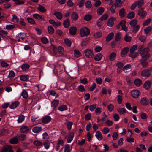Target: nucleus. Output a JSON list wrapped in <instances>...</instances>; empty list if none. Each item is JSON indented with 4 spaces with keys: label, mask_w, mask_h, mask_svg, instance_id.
<instances>
[{
    "label": "nucleus",
    "mask_w": 152,
    "mask_h": 152,
    "mask_svg": "<svg viewBox=\"0 0 152 152\" xmlns=\"http://www.w3.org/2000/svg\"><path fill=\"white\" fill-rule=\"evenodd\" d=\"M140 94V92L137 90H134L131 92V94L132 97L137 98L138 97Z\"/></svg>",
    "instance_id": "obj_7"
},
{
    "label": "nucleus",
    "mask_w": 152,
    "mask_h": 152,
    "mask_svg": "<svg viewBox=\"0 0 152 152\" xmlns=\"http://www.w3.org/2000/svg\"><path fill=\"white\" fill-rule=\"evenodd\" d=\"M89 40V39H86L84 40H83L81 43V45L83 47L84 46H85L87 45L88 43V42Z\"/></svg>",
    "instance_id": "obj_59"
},
{
    "label": "nucleus",
    "mask_w": 152,
    "mask_h": 152,
    "mask_svg": "<svg viewBox=\"0 0 152 152\" xmlns=\"http://www.w3.org/2000/svg\"><path fill=\"white\" fill-rule=\"evenodd\" d=\"M117 110L119 113L121 114H125L126 112V110L124 108L118 107L117 108Z\"/></svg>",
    "instance_id": "obj_21"
},
{
    "label": "nucleus",
    "mask_w": 152,
    "mask_h": 152,
    "mask_svg": "<svg viewBox=\"0 0 152 152\" xmlns=\"http://www.w3.org/2000/svg\"><path fill=\"white\" fill-rule=\"evenodd\" d=\"M30 67V65L27 64H23L21 66V68L23 70H26L28 69Z\"/></svg>",
    "instance_id": "obj_41"
},
{
    "label": "nucleus",
    "mask_w": 152,
    "mask_h": 152,
    "mask_svg": "<svg viewBox=\"0 0 152 152\" xmlns=\"http://www.w3.org/2000/svg\"><path fill=\"white\" fill-rule=\"evenodd\" d=\"M92 18L91 16L89 14L87 15H86L84 18V19L87 21L90 20Z\"/></svg>",
    "instance_id": "obj_56"
},
{
    "label": "nucleus",
    "mask_w": 152,
    "mask_h": 152,
    "mask_svg": "<svg viewBox=\"0 0 152 152\" xmlns=\"http://www.w3.org/2000/svg\"><path fill=\"white\" fill-rule=\"evenodd\" d=\"M126 12L124 8H122L119 12V15L121 17H124L125 16Z\"/></svg>",
    "instance_id": "obj_29"
},
{
    "label": "nucleus",
    "mask_w": 152,
    "mask_h": 152,
    "mask_svg": "<svg viewBox=\"0 0 152 152\" xmlns=\"http://www.w3.org/2000/svg\"><path fill=\"white\" fill-rule=\"evenodd\" d=\"M129 51V48L128 47H126L124 48L121 51V54L122 57H123L126 55Z\"/></svg>",
    "instance_id": "obj_10"
},
{
    "label": "nucleus",
    "mask_w": 152,
    "mask_h": 152,
    "mask_svg": "<svg viewBox=\"0 0 152 152\" xmlns=\"http://www.w3.org/2000/svg\"><path fill=\"white\" fill-rule=\"evenodd\" d=\"M54 15L56 16L57 18L59 20H61L62 18V15L60 12H56L54 13Z\"/></svg>",
    "instance_id": "obj_25"
},
{
    "label": "nucleus",
    "mask_w": 152,
    "mask_h": 152,
    "mask_svg": "<svg viewBox=\"0 0 152 152\" xmlns=\"http://www.w3.org/2000/svg\"><path fill=\"white\" fill-rule=\"evenodd\" d=\"M122 1L121 0H116L115 4L117 7H120L122 5Z\"/></svg>",
    "instance_id": "obj_52"
},
{
    "label": "nucleus",
    "mask_w": 152,
    "mask_h": 152,
    "mask_svg": "<svg viewBox=\"0 0 152 152\" xmlns=\"http://www.w3.org/2000/svg\"><path fill=\"white\" fill-rule=\"evenodd\" d=\"M95 136L99 140H101L103 139L102 136L101 132L99 131H97L96 134Z\"/></svg>",
    "instance_id": "obj_16"
},
{
    "label": "nucleus",
    "mask_w": 152,
    "mask_h": 152,
    "mask_svg": "<svg viewBox=\"0 0 152 152\" xmlns=\"http://www.w3.org/2000/svg\"><path fill=\"white\" fill-rule=\"evenodd\" d=\"M80 34L81 37L87 36L90 34V30L87 27H85L80 29Z\"/></svg>",
    "instance_id": "obj_1"
},
{
    "label": "nucleus",
    "mask_w": 152,
    "mask_h": 152,
    "mask_svg": "<svg viewBox=\"0 0 152 152\" xmlns=\"http://www.w3.org/2000/svg\"><path fill=\"white\" fill-rule=\"evenodd\" d=\"M58 109L61 111H63L67 110V107L66 105H61L59 106Z\"/></svg>",
    "instance_id": "obj_37"
},
{
    "label": "nucleus",
    "mask_w": 152,
    "mask_h": 152,
    "mask_svg": "<svg viewBox=\"0 0 152 152\" xmlns=\"http://www.w3.org/2000/svg\"><path fill=\"white\" fill-rule=\"evenodd\" d=\"M141 75L144 77H148L151 74V72L150 70L145 69L142 71Z\"/></svg>",
    "instance_id": "obj_3"
},
{
    "label": "nucleus",
    "mask_w": 152,
    "mask_h": 152,
    "mask_svg": "<svg viewBox=\"0 0 152 152\" xmlns=\"http://www.w3.org/2000/svg\"><path fill=\"white\" fill-rule=\"evenodd\" d=\"M114 18L113 17L110 18H109L107 22V24L109 26L111 27L113 26L114 24Z\"/></svg>",
    "instance_id": "obj_14"
},
{
    "label": "nucleus",
    "mask_w": 152,
    "mask_h": 152,
    "mask_svg": "<svg viewBox=\"0 0 152 152\" xmlns=\"http://www.w3.org/2000/svg\"><path fill=\"white\" fill-rule=\"evenodd\" d=\"M146 58H142L140 60V64L142 65V67H145L148 66V62L146 61Z\"/></svg>",
    "instance_id": "obj_8"
},
{
    "label": "nucleus",
    "mask_w": 152,
    "mask_h": 152,
    "mask_svg": "<svg viewBox=\"0 0 152 152\" xmlns=\"http://www.w3.org/2000/svg\"><path fill=\"white\" fill-rule=\"evenodd\" d=\"M140 26L139 25H137L133 27L132 30V32L134 33H137L139 30Z\"/></svg>",
    "instance_id": "obj_44"
},
{
    "label": "nucleus",
    "mask_w": 152,
    "mask_h": 152,
    "mask_svg": "<svg viewBox=\"0 0 152 152\" xmlns=\"http://www.w3.org/2000/svg\"><path fill=\"white\" fill-rule=\"evenodd\" d=\"M20 102L18 101L12 103L10 106V107L12 109H14L19 105Z\"/></svg>",
    "instance_id": "obj_12"
},
{
    "label": "nucleus",
    "mask_w": 152,
    "mask_h": 152,
    "mask_svg": "<svg viewBox=\"0 0 152 152\" xmlns=\"http://www.w3.org/2000/svg\"><path fill=\"white\" fill-rule=\"evenodd\" d=\"M51 119V117L49 116L44 117L42 118V122L43 123L47 124L50 122Z\"/></svg>",
    "instance_id": "obj_5"
},
{
    "label": "nucleus",
    "mask_w": 152,
    "mask_h": 152,
    "mask_svg": "<svg viewBox=\"0 0 152 152\" xmlns=\"http://www.w3.org/2000/svg\"><path fill=\"white\" fill-rule=\"evenodd\" d=\"M116 54L115 52H113L111 53L109 57V60L111 61H112L114 60L116 57Z\"/></svg>",
    "instance_id": "obj_23"
},
{
    "label": "nucleus",
    "mask_w": 152,
    "mask_h": 152,
    "mask_svg": "<svg viewBox=\"0 0 152 152\" xmlns=\"http://www.w3.org/2000/svg\"><path fill=\"white\" fill-rule=\"evenodd\" d=\"M134 13L133 12H131L128 15L127 17L129 19H132L134 17Z\"/></svg>",
    "instance_id": "obj_58"
},
{
    "label": "nucleus",
    "mask_w": 152,
    "mask_h": 152,
    "mask_svg": "<svg viewBox=\"0 0 152 152\" xmlns=\"http://www.w3.org/2000/svg\"><path fill=\"white\" fill-rule=\"evenodd\" d=\"M136 3L139 8H140L143 4L144 1L143 0H139L136 2Z\"/></svg>",
    "instance_id": "obj_40"
},
{
    "label": "nucleus",
    "mask_w": 152,
    "mask_h": 152,
    "mask_svg": "<svg viewBox=\"0 0 152 152\" xmlns=\"http://www.w3.org/2000/svg\"><path fill=\"white\" fill-rule=\"evenodd\" d=\"M70 151L69 145L68 144L66 145L65 147L64 152H70Z\"/></svg>",
    "instance_id": "obj_64"
},
{
    "label": "nucleus",
    "mask_w": 152,
    "mask_h": 152,
    "mask_svg": "<svg viewBox=\"0 0 152 152\" xmlns=\"http://www.w3.org/2000/svg\"><path fill=\"white\" fill-rule=\"evenodd\" d=\"M102 57V54L99 53L95 56L94 59L96 61H99L101 59Z\"/></svg>",
    "instance_id": "obj_28"
},
{
    "label": "nucleus",
    "mask_w": 152,
    "mask_h": 152,
    "mask_svg": "<svg viewBox=\"0 0 152 152\" xmlns=\"http://www.w3.org/2000/svg\"><path fill=\"white\" fill-rule=\"evenodd\" d=\"M149 51V48H144L140 53L142 58H146V59H147L150 56V54L147 53Z\"/></svg>",
    "instance_id": "obj_2"
},
{
    "label": "nucleus",
    "mask_w": 152,
    "mask_h": 152,
    "mask_svg": "<svg viewBox=\"0 0 152 152\" xmlns=\"http://www.w3.org/2000/svg\"><path fill=\"white\" fill-rule=\"evenodd\" d=\"M121 34L119 32L117 33L115 37V40L116 41H119L121 38Z\"/></svg>",
    "instance_id": "obj_42"
},
{
    "label": "nucleus",
    "mask_w": 152,
    "mask_h": 152,
    "mask_svg": "<svg viewBox=\"0 0 152 152\" xmlns=\"http://www.w3.org/2000/svg\"><path fill=\"white\" fill-rule=\"evenodd\" d=\"M116 8V6L115 4H112L110 8V11L111 12L113 13L115 12V9Z\"/></svg>",
    "instance_id": "obj_57"
},
{
    "label": "nucleus",
    "mask_w": 152,
    "mask_h": 152,
    "mask_svg": "<svg viewBox=\"0 0 152 152\" xmlns=\"http://www.w3.org/2000/svg\"><path fill=\"white\" fill-rule=\"evenodd\" d=\"M103 118H102L101 119H100L98 117L97 118V122H100L102 121H104L106 119V118H107V116L105 114L104 112V113L103 115Z\"/></svg>",
    "instance_id": "obj_33"
},
{
    "label": "nucleus",
    "mask_w": 152,
    "mask_h": 152,
    "mask_svg": "<svg viewBox=\"0 0 152 152\" xmlns=\"http://www.w3.org/2000/svg\"><path fill=\"white\" fill-rule=\"evenodd\" d=\"M58 103L59 101L58 100H54L52 102V106L55 108L58 106Z\"/></svg>",
    "instance_id": "obj_35"
},
{
    "label": "nucleus",
    "mask_w": 152,
    "mask_h": 152,
    "mask_svg": "<svg viewBox=\"0 0 152 152\" xmlns=\"http://www.w3.org/2000/svg\"><path fill=\"white\" fill-rule=\"evenodd\" d=\"M29 130V128L28 127L23 126L20 129V132L22 133H26L28 132Z\"/></svg>",
    "instance_id": "obj_9"
},
{
    "label": "nucleus",
    "mask_w": 152,
    "mask_h": 152,
    "mask_svg": "<svg viewBox=\"0 0 152 152\" xmlns=\"http://www.w3.org/2000/svg\"><path fill=\"white\" fill-rule=\"evenodd\" d=\"M108 17V15L107 14H104L101 16L99 20L102 21H103L107 19Z\"/></svg>",
    "instance_id": "obj_61"
},
{
    "label": "nucleus",
    "mask_w": 152,
    "mask_h": 152,
    "mask_svg": "<svg viewBox=\"0 0 152 152\" xmlns=\"http://www.w3.org/2000/svg\"><path fill=\"white\" fill-rule=\"evenodd\" d=\"M84 53L86 57L88 58H93L94 56L92 50L89 49L86 50Z\"/></svg>",
    "instance_id": "obj_4"
},
{
    "label": "nucleus",
    "mask_w": 152,
    "mask_h": 152,
    "mask_svg": "<svg viewBox=\"0 0 152 152\" xmlns=\"http://www.w3.org/2000/svg\"><path fill=\"white\" fill-rule=\"evenodd\" d=\"M65 43L69 47H70L72 43L71 41L68 39H64Z\"/></svg>",
    "instance_id": "obj_47"
},
{
    "label": "nucleus",
    "mask_w": 152,
    "mask_h": 152,
    "mask_svg": "<svg viewBox=\"0 0 152 152\" xmlns=\"http://www.w3.org/2000/svg\"><path fill=\"white\" fill-rule=\"evenodd\" d=\"M151 85V82L150 81H147L144 83L143 87L146 90H148L150 88Z\"/></svg>",
    "instance_id": "obj_13"
},
{
    "label": "nucleus",
    "mask_w": 152,
    "mask_h": 152,
    "mask_svg": "<svg viewBox=\"0 0 152 152\" xmlns=\"http://www.w3.org/2000/svg\"><path fill=\"white\" fill-rule=\"evenodd\" d=\"M74 134V133H72L69 135L67 138V142L70 143L73 140Z\"/></svg>",
    "instance_id": "obj_38"
},
{
    "label": "nucleus",
    "mask_w": 152,
    "mask_h": 152,
    "mask_svg": "<svg viewBox=\"0 0 152 152\" xmlns=\"http://www.w3.org/2000/svg\"><path fill=\"white\" fill-rule=\"evenodd\" d=\"M151 29V26H148L146 28L144 29V31L145 33V34H147L148 33Z\"/></svg>",
    "instance_id": "obj_60"
},
{
    "label": "nucleus",
    "mask_w": 152,
    "mask_h": 152,
    "mask_svg": "<svg viewBox=\"0 0 152 152\" xmlns=\"http://www.w3.org/2000/svg\"><path fill=\"white\" fill-rule=\"evenodd\" d=\"M138 14L141 18H143L146 15V12L142 10V8L140 9L138 12Z\"/></svg>",
    "instance_id": "obj_6"
},
{
    "label": "nucleus",
    "mask_w": 152,
    "mask_h": 152,
    "mask_svg": "<svg viewBox=\"0 0 152 152\" xmlns=\"http://www.w3.org/2000/svg\"><path fill=\"white\" fill-rule=\"evenodd\" d=\"M148 102V101L147 99L145 98L144 97L142 98L141 100V104L143 105H147Z\"/></svg>",
    "instance_id": "obj_26"
},
{
    "label": "nucleus",
    "mask_w": 152,
    "mask_h": 152,
    "mask_svg": "<svg viewBox=\"0 0 152 152\" xmlns=\"http://www.w3.org/2000/svg\"><path fill=\"white\" fill-rule=\"evenodd\" d=\"M132 39L131 37L129 36L128 35L126 34L124 37V39L125 41L126 42H130L131 41Z\"/></svg>",
    "instance_id": "obj_55"
},
{
    "label": "nucleus",
    "mask_w": 152,
    "mask_h": 152,
    "mask_svg": "<svg viewBox=\"0 0 152 152\" xmlns=\"http://www.w3.org/2000/svg\"><path fill=\"white\" fill-rule=\"evenodd\" d=\"M134 83L135 85L137 86H140L142 84V80L140 79H137L135 80Z\"/></svg>",
    "instance_id": "obj_17"
},
{
    "label": "nucleus",
    "mask_w": 152,
    "mask_h": 152,
    "mask_svg": "<svg viewBox=\"0 0 152 152\" xmlns=\"http://www.w3.org/2000/svg\"><path fill=\"white\" fill-rule=\"evenodd\" d=\"M70 24V20L69 18L66 19L63 23V25L64 27L68 28Z\"/></svg>",
    "instance_id": "obj_18"
},
{
    "label": "nucleus",
    "mask_w": 152,
    "mask_h": 152,
    "mask_svg": "<svg viewBox=\"0 0 152 152\" xmlns=\"http://www.w3.org/2000/svg\"><path fill=\"white\" fill-rule=\"evenodd\" d=\"M0 133L1 135L6 136L8 134V130L3 129L1 131Z\"/></svg>",
    "instance_id": "obj_34"
},
{
    "label": "nucleus",
    "mask_w": 152,
    "mask_h": 152,
    "mask_svg": "<svg viewBox=\"0 0 152 152\" xmlns=\"http://www.w3.org/2000/svg\"><path fill=\"white\" fill-rule=\"evenodd\" d=\"M74 53L75 56L77 58L80 57L81 55L80 52L77 50H74Z\"/></svg>",
    "instance_id": "obj_45"
},
{
    "label": "nucleus",
    "mask_w": 152,
    "mask_h": 152,
    "mask_svg": "<svg viewBox=\"0 0 152 152\" xmlns=\"http://www.w3.org/2000/svg\"><path fill=\"white\" fill-rule=\"evenodd\" d=\"M104 11V9L101 7H99L97 10V13L99 15H101Z\"/></svg>",
    "instance_id": "obj_27"
},
{
    "label": "nucleus",
    "mask_w": 152,
    "mask_h": 152,
    "mask_svg": "<svg viewBox=\"0 0 152 152\" xmlns=\"http://www.w3.org/2000/svg\"><path fill=\"white\" fill-rule=\"evenodd\" d=\"M11 150H13L12 147L10 145H7L2 149V152H9Z\"/></svg>",
    "instance_id": "obj_11"
},
{
    "label": "nucleus",
    "mask_w": 152,
    "mask_h": 152,
    "mask_svg": "<svg viewBox=\"0 0 152 152\" xmlns=\"http://www.w3.org/2000/svg\"><path fill=\"white\" fill-rule=\"evenodd\" d=\"M21 95L24 98H27L28 96V95L27 91L25 90H23L21 93Z\"/></svg>",
    "instance_id": "obj_39"
},
{
    "label": "nucleus",
    "mask_w": 152,
    "mask_h": 152,
    "mask_svg": "<svg viewBox=\"0 0 152 152\" xmlns=\"http://www.w3.org/2000/svg\"><path fill=\"white\" fill-rule=\"evenodd\" d=\"M137 48V45H134L132 46L130 49V53H133Z\"/></svg>",
    "instance_id": "obj_46"
},
{
    "label": "nucleus",
    "mask_w": 152,
    "mask_h": 152,
    "mask_svg": "<svg viewBox=\"0 0 152 152\" xmlns=\"http://www.w3.org/2000/svg\"><path fill=\"white\" fill-rule=\"evenodd\" d=\"M102 35V33L100 32H97L94 34V38H97L100 37Z\"/></svg>",
    "instance_id": "obj_62"
},
{
    "label": "nucleus",
    "mask_w": 152,
    "mask_h": 152,
    "mask_svg": "<svg viewBox=\"0 0 152 152\" xmlns=\"http://www.w3.org/2000/svg\"><path fill=\"white\" fill-rule=\"evenodd\" d=\"M17 137L20 141H23L25 140L26 138V136L23 134L18 135Z\"/></svg>",
    "instance_id": "obj_31"
},
{
    "label": "nucleus",
    "mask_w": 152,
    "mask_h": 152,
    "mask_svg": "<svg viewBox=\"0 0 152 152\" xmlns=\"http://www.w3.org/2000/svg\"><path fill=\"white\" fill-rule=\"evenodd\" d=\"M107 108L109 111L112 112L114 110V106L113 104H110L108 106Z\"/></svg>",
    "instance_id": "obj_63"
},
{
    "label": "nucleus",
    "mask_w": 152,
    "mask_h": 152,
    "mask_svg": "<svg viewBox=\"0 0 152 152\" xmlns=\"http://www.w3.org/2000/svg\"><path fill=\"white\" fill-rule=\"evenodd\" d=\"M77 28L75 27H72L70 28L69 29V33L72 35H74L76 33L77 31Z\"/></svg>",
    "instance_id": "obj_15"
},
{
    "label": "nucleus",
    "mask_w": 152,
    "mask_h": 152,
    "mask_svg": "<svg viewBox=\"0 0 152 152\" xmlns=\"http://www.w3.org/2000/svg\"><path fill=\"white\" fill-rule=\"evenodd\" d=\"M48 31L49 33L52 34L54 32V30L52 26H49L48 28Z\"/></svg>",
    "instance_id": "obj_49"
},
{
    "label": "nucleus",
    "mask_w": 152,
    "mask_h": 152,
    "mask_svg": "<svg viewBox=\"0 0 152 152\" xmlns=\"http://www.w3.org/2000/svg\"><path fill=\"white\" fill-rule=\"evenodd\" d=\"M37 9L40 12H45L46 11L45 7L40 5H39Z\"/></svg>",
    "instance_id": "obj_36"
},
{
    "label": "nucleus",
    "mask_w": 152,
    "mask_h": 152,
    "mask_svg": "<svg viewBox=\"0 0 152 152\" xmlns=\"http://www.w3.org/2000/svg\"><path fill=\"white\" fill-rule=\"evenodd\" d=\"M15 76V73L12 71H10L9 72V73L8 77L10 79H12Z\"/></svg>",
    "instance_id": "obj_54"
},
{
    "label": "nucleus",
    "mask_w": 152,
    "mask_h": 152,
    "mask_svg": "<svg viewBox=\"0 0 152 152\" xmlns=\"http://www.w3.org/2000/svg\"><path fill=\"white\" fill-rule=\"evenodd\" d=\"M33 17L37 19L41 20H43L44 19V18L43 16H42L38 14H35L33 15Z\"/></svg>",
    "instance_id": "obj_24"
},
{
    "label": "nucleus",
    "mask_w": 152,
    "mask_h": 152,
    "mask_svg": "<svg viewBox=\"0 0 152 152\" xmlns=\"http://www.w3.org/2000/svg\"><path fill=\"white\" fill-rule=\"evenodd\" d=\"M10 142L11 144H16L18 143V138L14 137L10 140Z\"/></svg>",
    "instance_id": "obj_32"
},
{
    "label": "nucleus",
    "mask_w": 152,
    "mask_h": 152,
    "mask_svg": "<svg viewBox=\"0 0 152 152\" xmlns=\"http://www.w3.org/2000/svg\"><path fill=\"white\" fill-rule=\"evenodd\" d=\"M71 17L73 20L75 21L77 20L78 18V14L77 12H74L72 15Z\"/></svg>",
    "instance_id": "obj_19"
},
{
    "label": "nucleus",
    "mask_w": 152,
    "mask_h": 152,
    "mask_svg": "<svg viewBox=\"0 0 152 152\" xmlns=\"http://www.w3.org/2000/svg\"><path fill=\"white\" fill-rule=\"evenodd\" d=\"M131 68V65L129 64H128L125 66L123 69V71H124L126 73L128 72L127 70Z\"/></svg>",
    "instance_id": "obj_30"
},
{
    "label": "nucleus",
    "mask_w": 152,
    "mask_h": 152,
    "mask_svg": "<svg viewBox=\"0 0 152 152\" xmlns=\"http://www.w3.org/2000/svg\"><path fill=\"white\" fill-rule=\"evenodd\" d=\"M138 55V53L136 52L134 53H131L129 54V56L132 58H134L136 57Z\"/></svg>",
    "instance_id": "obj_53"
},
{
    "label": "nucleus",
    "mask_w": 152,
    "mask_h": 152,
    "mask_svg": "<svg viewBox=\"0 0 152 152\" xmlns=\"http://www.w3.org/2000/svg\"><path fill=\"white\" fill-rule=\"evenodd\" d=\"M86 7L87 8H90L92 7L91 2L90 1H87L85 3Z\"/></svg>",
    "instance_id": "obj_51"
},
{
    "label": "nucleus",
    "mask_w": 152,
    "mask_h": 152,
    "mask_svg": "<svg viewBox=\"0 0 152 152\" xmlns=\"http://www.w3.org/2000/svg\"><path fill=\"white\" fill-rule=\"evenodd\" d=\"M42 130L41 127H35L32 129L33 132L34 133H38L40 132Z\"/></svg>",
    "instance_id": "obj_22"
},
{
    "label": "nucleus",
    "mask_w": 152,
    "mask_h": 152,
    "mask_svg": "<svg viewBox=\"0 0 152 152\" xmlns=\"http://www.w3.org/2000/svg\"><path fill=\"white\" fill-rule=\"evenodd\" d=\"M137 21L136 19H134L130 22L129 24L131 27H134L137 24Z\"/></svg>",
    "instance_id": "obj_43"
},
{
    "label": "nucleus",
    "mask_w": 152,
    "mask_h": 152,
    "mask_svg": "<svg viewBox=\"0 0 152 152\" xmlns=\"http://www.w3.org/2000/svg\"><path fill=\"white\" fill-rule=\"evenodd\" d=\"M28 79V77L26 75H22L20 77V80L23 81H26Z\"/></svg>",
    "instance_id": "obj_48"
},
{
    "label": "nucleus",
    "mask_w": 152,
    "mask_h": 152,
    "mask_svg": "<svg viewBox=\"0 0 152 152\" xmlns=\"http://www.w3.org/2000/svg\"><path fill=\"white\" fill-rule=\"evenodd\" d=\"M114 35V33L113 32L110 33L106 37V40L108 41L111 40L113 37Z\"/></svg>",
    "instance_id": "obj_20"
},
{
    "label": "nucleus",
    "mask_w": 152,
    "mask_h": 152,
    "mask_svg": "<svg viewBox=\"0 0 152 152\" xmlns=\"http://www.w3.org/2000/svg\"><path fill=\"white\" fill-rule=\"evenodd\" d=\"M34 144L37 146H40L42 145V143L36 140L33 142Z\"/></svg>",
    "instance_id": "obj_50"
}]
</instances>
